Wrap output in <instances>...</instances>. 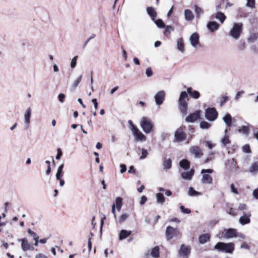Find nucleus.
Wrapping results in <instances>:
<instances>
[{"label": "nucleus", "instance_id": "obj_52", "mask_svg": "<svg viewBox=\"0 0 258 258\" xmlns=\"http://www.w3.org/2000/svg\"><path fill=\"white\" fill-rule=\"evenodd\" d=\"M228 98L226 96H223L220 101V106H222L223 105L228 101Z\"/></svg>", "mask_w": 258, "mask_h": 258}, {"label": "nucleus", "instance_id": "obj_62", "mask_svg": "<svg viewBox=\"0 0 258 258\" xmlns=\"http://www.w3.org/2000/svg\"><path fill=\"white\" fill-rule=\"evenodd\" d=\"M147 198L145 196H143L141 198L140 204L144 205L147 201Z\"/></svg>", "mask_w": 258, "mask_h": 258}, {"label": "nucleus", "instance_id": "obj_3", "mask_svg": "<svg viewBox=\"0 0 258 258\" xmlns=\"http://www.w3.org/2000/svg\"><path fill=\"white\" fill-rule=\"evenodd\" d=\"M140 125L146 134H150L153 130V122L148 118L143 117L140 120Z\"/></svg>", "mask_w": 258, "mask_h": 258}, {"label": "nucleus", "instance_id": "obj_12", "mask_svg": "<svg viewBox=\"0 0 258 258\" xmlns=\"http://www.w3.org/2000/svg\"><path fill=\"white\" fill-rule=\"evenodd\" d=\"M20 240L21 241V248L23 251L33 250L34 249V246L29 243L26 238H22Z\"/></svg>", "mask_w": 258, "mask_h": 258}, {"label": "nucleus", "instance_id": "obj_27", "mask_svg": "<svg viewBox=\"0 0 258 258\" xmlns=\"http://www.w3.org/2000/svg\"><path fill=\"white\" fill-rule=\"evenodd\" d=\"M64 165L63 164H62L60 165L57 171L56 174V179H60V178H62L63 175V168Z\"/></svg>", "mask_w": 258, "mask_h": 258}, {"label": "nucleus", "instance_id": "obj_16", "mask_svg": "<svg viewBox=\"0 0 258 258\" xmlns=\"http://www.w3.org/2000/svg\"><path fill=\"white\" fill-rule=\"evenodd\" d=\"M135 140L139 141H145L146 137L138 129L133 133Z\"/></svg>", "mask_w": 258, "mask_h": 258}, {"label": "nucleus", "instance_id": "obj_36", "mask_svg": "<svg viewBox=\"0 0 258 258\" xmlns=\"http://www.w3.org/2000/svg\"><path fill=\"white\" fill-rule=\"evenodd\" d=\"M122 199L120 197H117L115 199V204H116V209L118 211H120L121 207H122Z\"/></svg>", "mask_w": 258, "mask_h": 258}, {"label": "nucleus", "instance_id": "obj_13", "mask_svg": "<svg viewBox=\"0 0 258 258\" xmlns=\"http://www.w3.org/2000/svg\"><path fill=\"white\" fill-rule=\"evenodd\" d=\"M190 44L194 47H197L199 44V36L198 33H194L191 35L189 38Z\"/></svg>", "mask_w": 258, "mask_h": 258}, {"label": "nucleus", "instance_id": "obj_41", "mask_svg": "<svg viewBox=\"0 0 258 258\" xmlns=\"http://www.w3.org/2000/svg\"><path fill=\"white\" fill-rule=\"evenodd\" d=\"M165 27V30L164 32V34L165 35L170 34L171 32L174 31V28L172 26L168 25Z\"/></svg>", "mask_w": 258, "mask_h": 258}, {"label": "nucleus", "instance_id": "obj_23", "mask_svg": "<svg viewBox=\"0 0 258 258\" xmlns=\"http://www.w3.org/2000/svg\"><path fill=\"white\" fill-rule=\"evenodd\" d=\"M194 170L193 169L190 170L189 171L184 172L181 174V177L182 178L186 180H190L192 176L194 175Z\"/></svg>", "mask_w": 258, "mask_h": 258}, {"label": "nucleus", "instance_id": "obj_19", "mask_svg": "<svg viewBox=\"0 0 258 258\" xmlns=\"http://www.w3.org/2000/svg\"><path fill=\"white\" fill-rule=\"evenodd\" d=\"M190 253V248L188 246L182 245L179 250V254L181 256H186Z\"/></svg>", "mask_w": 258, "mask_h": 258}, {"label": "nucleus", "instance_id": "obj_54", "mask_svg": "<svg viewBox=\"0 0 258 258\" xmlns=\"http://www.w3.org/2000/svg\"><path fill=\"white\" fill-rule=\"evenodd\" d=\"M58 98L61 103H63L65 98V95L63 93H60L58 95Z\"/></svg>", "mask_w": 258, "mask_h": 258}, {"label": "nucleus", "instance_id": "obj_2", "mask_svg": "<svg viewBox=\"0 0 258 258\" xmlns=\"http://www.w3.org/2000/svg\"><path fill=\"white\" fill-rule=\"evenodd\" d=\"M214 248L220 252L231 253L234 250V244L219 242L215 245Z\"/></svg>", "mask_w": 258, "mask_h": 258}, {"label": "nucleus", "instance_id": "obj_50", "mask_svg": "<svg viewBox=\"0 0 258 258\" xmlns=\"http://www.w3.org/2000/svg\"><path fill=\"white\" fill-rule=\"evenodd\" d=\"M213 172V170L211 169H202L201 170V173L202 174H211Z\"/></svg>", "mask_w": 258, "mask_h": 258}, {"label": "nucleus", "instance_id": "obj_4", "mask_svg": "<svg viewBox=\"0 0 258 258\" xmlns=\"http://www.w3.org/2000/svg\"><path fill=\"white\" fill-rule=\"evenodd\" d=\"M242 30V24L241 23H234L232 29L230 30V35L235 39L240 37Z\"/></svg>", "mask_w": 258, "mask_h": 258}, {"label": "nucleus", "instance_id": "obj_25", "mask_svg": "<svg viewBox=\"0 0 258 258\" xmlns=\"http://www.w3.org/2000/svg\"><path fill=\"white\" fill-rule=\"evenodd\" d=\"M227 130H225V134H227ZM221 143L222 146L223 147L226 146L227 145L229 144L230 143V141L229 139L228 136L225 135V136L221 140Z\"/></svg>", "mask_w": 258, "mask_h": 258}, {"label": "nucleus", "instance_id": "obj_45", "mask_svg": "<svg viewBox=\"0 0 258 258\" xmlns=\"http://www.w3.org/2000/svg\"><path fill=\"white\" fill-rule=\"evenodd\" d=\"M148 155V152L146 149H142V155L140 157V160H142L146 158L147 155Z\"/></svg>", "mask_w": 258, "mask_h": 258}, {"label": "nucleus", "instance_id": "obj_26", "mask_svg": "<svg viewBox=\"0 0 258 258\" xmlns=\"http://www.w3.org/2000/svg\"><path fill=\"white\" fill-rule=\"evenodd\" d=\"M184 16L187 21H191L194 18L192 12L189 10H185L184 11Z\"/></svg>", "mask_w": 258, "mask_h": 258}, {"label": "nucleus", "instance_id": "obj_56", "mask_svg": "<svg viewBox=\"0 0 258 258\" xmlns=\"http://www.w3.org/2000/svg\"><path fill=\"white\" fill-rule=\"evenodd\" d=\"M239 210H244L247 209V206L244 204H240L238 207Z\"/></svg>", "mask_w": 258, "mask_h": 258}, {"label": "nucleus", "instance_id": "obj_33", "mask_svg": "<svg viewBox=\"0 0 258 258\" xmlns=\"http://www.w3.org/2000/svg\"><path fill=\"white\" fill-rule=\"evenodd\" d=\"M194 10L198 18H200L201 16L203 14L204 12L202 8L199 7L198 6L195 5L194 7Z\"/></svg>", "mask_w": 258, "mask_h": 258}, {"label": "nucleus", "instance_id": "obj_37", "mask_svg": "<svg viewBox=\"0 0 258 258\" xmlns=\"http://www.w3.org/2000/svg\"><path fill=\"white\" fill-rule=\"evenodd\" d=\"M82 78V75L80 76L77 79H76L72 83L71 87L74 89H75L80 83Z\"/></svg>", "mask_w": 258, "mask_h": 258}, {"label": "nucleus", "instance_id": "obj_63", "mask_svg": "<svg viewBox=\"0 0 258 258\" xmlns=\"http://www.w3.org/2000/svg\"><path fill=\"white\" fill-rule=\"evenodd\" d=\"M120 167H121V169H120V173H123L124 172H125L126 170V165L125 164H121L120 165Z\"/></svg>", "mask_w": 258, "mask_h": 258}, {"label": "nucleus", "instance_id": "obj_40", "mask_svg": "<svg viewBox=\"0 0 258 258\" xmlns=\"http://www.w3.org/2000/svg\"><path fill=\"white\" fill-rule=\"evenodd\" d=\"M188 195L190 196H195L200 195V193L194 189V188L192 187H190L188 189Z\"/></svg>", "mask_w": 258, "mask_h": 258}, {"label": "nucleus", "instance_id": "obj_57", "mask_svg": "<svg viewBox=\"0 0 258 258\" xmlns=\"http://www.w3.org/2000/svg\"><path fill=\"white\" fill-rule=\"evenodd\" d=\"M230 187H231V191L233 193H234L235 194H238V191L237 189L236 188H235L234 185L233 183L231 184Z\"/></svg>", "mask_w": 258, "mask_h": 258}, {"label": "nucleus", "instance_id": "obj_60", "mask_svg": "<svg viewBox=\"0 0 258 258\" xmlns=\"http://www.w3.org/2000/svg\"><path fill=\"white\" fill-rule=\"evenodd\" d=\"M241 248L246 249H249V246L246 242L242 243L240 245Z\"/></svg>", "mask_w": 258, "mask_h": 258}, {"label": "nucleus", "instance_id": "obj_5", "mask_svg": "<svg viewBox=\"0 0 258 258\" xmlns=\"http://www.w3.org/2000/svg\"><path fill=\"white\" fill-rule=\"evenodd\" d=\"M166 236L168 240L171 239L172 238L177 237L180 235L179 230L177 228H174L173 227L168 226L166 230Z\"/></svg>", "mask_w": 258, "mask_h": 258}, {"label": "nucleus", "instance_id": "obj_46", "mask_svg": "<svg viewBox=\"0 0 258 258\" xmlns=\"http://www.w3.org/2000/svg\"><path fill=\"white\" fill-rule=\"evenodd\" d=\"M77 58H78V56H76L74 57L73 58V59H72L71 63V67L72 68H74L76 67Z\"/></svg>", "mask_w": 258, "mask_h": 258}, {"label": "nucleus", "instance_id": "obj_44", "mask_svg": "<svg viewBox=\"0 0 258 258\" xmlns=\"http://www.w3.org/2000/svg\"><path fill=\"white\" fill-rule=\"evenodd\" d=\"M127 217H128V215L127 214L124 213V214H122L119 218V219H118L119 223H121L123 222L124 221H125L126 220Z\"/></svg>", "mask_w": 258, "mask_h": 258}, {"label": "nucleus", "instance_id": "obj_48", "mask_svg": "<svg viewBox=\"0 0 258 258\" xmlns=\"http://www.w3.org/2000/svg\"><path fill=\"white\" fill-rule=\"evenodd\" d=\"M239 132H242L244 134H247L248 132V128L247 126H242L240 129H239Z\"/></svg>", "mask_w": 258, "mask_h": 258}, {"label": "nucleus", "instance_id": "obj_1", "mask_svg": "<svg viewBox=\"0 0 258 258\" xmlns=\"http://www.w3.org/2000/svg\"><path fill=\"white\" fill-rule=\"evenodd\" d=\"M188 94L194 99H198L200 96V93L198 91H192V88L188 87L187 88V92L182 91L180 93L178 99V104L179 110L182 115H184L187 113V101L188 100Z\"/></svg>", "mask_w": 258, "mask_h": 258}, {"label": "nucleus", "instance_id": "obj_55", "mask_svg": "<svg viewBox=\"0 0 258 258\" xmlns=\"http://www.w3.org/2000/svg\"><path fill=\"white\" fill-rule=\"evenodd\" d=\"M205 146L207 147H208V148L211 150L213 148V147L214 146V145H213V144H212L210 141H207L206 143H205Z\"/></svg>", "mask_w": 258, "mask_h": 258}, {"label": "nucleus", "instance_id": "obj_18", "mask_svg": "<svg viewBox=\"0 0 258 258\" xmlns=\"http://www.w3.org/2000/svg\"><path fill=\"white\" fill-rule=\"evenodd\" d=\"M251 214L249 213L248 214H244L243 216L240 217L239 219V223L242 225L247 224L250 223V219L249 218Z\"/></svg>", "mask_w": 258, "mask_h": 258}, {"label": "nucleus", "instance_id": "obj_59", "mask_svg": "<svg viewBox=\"0 0 258 258\" xmlns=\"http://www.w3.org/2000/svg\"><path fill=\"white\" fill-rule=\"evenodd\" d=\"M252 195L255 199H258V188L253 191Z\"/></svg>", "mask_w": 258, "mask_h": 258}, {"label": "nucleus", "instance_id": "obj_14", "mask_svg": "<svg viewBox=\"0 0 258 258\" xmlns=\"http://www.w3.org/2000/svg\"><path fill=\"white\" fill-rule=\"evenodd\" d=\"M223 234L226 238H233L236 236V230L232 228L225 229Z\"/></svg>", "mask_w": 258, "mask_h": 258}, {"label": "nucleus", "instance_id": "obj_24", "mask_svg": "<svg viewBox=\"0 0 258 258\" xmlns=\"http://www.w3.org/2000/svg\"><path fill=\"white\" fill-rule=\"evenodd\" d=\"M223 120L228 127L232 124V117L229 113H227L223 117Z\"/></svg>", "mask_w": 258, "mask_h": 258}, {"label": "nucleus", "instance_id": "obj_31", "mask_svg": "<svg viewBox=\"0 0 258 258\" xmlns=\"http://www.w3.org/2000/svg\"><path fill=\"white\" fill-rule=\"evenodd\" d=\"M179 165L184 169H188L189 168V162L187 160L183 159L179 162Z\"/></svg>", "mask_w": 258, "mask_h": 258}, {"label": "nucleus", "instance_id": "obj_10", "mask_svg": "<svg viewBox=\"0 0 258 258\" xmlns=\"http://www.w3.org/2000/svg\"><path fill=\"white\" fill-rule=\"evenodd\" d=\"M165 92L164 91H160L155 94L154 98L157 105H160L163 103L165 100Z\"/></svg>", "mask_w": 258, "mask_h": 258}, {"label": "nucleus", "instance_id": "obj_32", "mask_svg": "<svg viewBox=\"0 0 258 258\" xmlns=\"http://www.w3.org/2000/svg\"><path fill=\"white\" fill-rule=\"evenodd\" d=\"M216 18L219 20L221 23H223L226 19L224 14L219 12L216 14Z\"/></svg>", "mask_w": 258, "mask_h": 258}, {"label": "nucleus", "instance_id": "obj_39", "mask_svg": "<svg viewBox=\"0 0 258 258\" xmlns=\"http://www.w3.org/2000/svg\"><path fill=\"white\" fill-rule=\"evenodd\" d=\"M211 126V124L210 123L205 121H201L200 124V127L202 129H208Z\"/></svg>", "mask_w": 258, "mask_h": 258}, {"label": "nucleus", "instance_id": "obj_61", "mask_svg": "<svg viewBox=\"0 0 258 258\" xmlns=\"http://www.w3.org/2000/svg\"><path fill=\"white\" fill-rule=\"evenodd\" d=\"M244 93V91H239L237 93L235 97V99L237 100L239 99L240 96L242 95Z\"/></svg>", "mask_w": 258, "mask_h": 258}, {"label": "nucleus", "instance_id": "obj_47", "mask_svg": "<svg viewBox=\"0 0 258 258\" xmlns=\"http://www.w3.org/2000/svg\"><path fill=\"white\" fill-rule=\"evenodd\" d=\"M242 150L244 152L246 153H250V149L249 145H245L242 148Z\"/></svg>", "mask_w": 258, "mask_h": 258}, {"label": "nucleus", "instance_id": "obj_11", "mask_svg": "<svg viewBox=\"0 0 258 258\" xmlns=\"http://www.w3.org/2000/svg\"><path fill=\"white\" fill-rule=\"evenodd\" d=\"M201 112V110H197L192 113H190L185 118V121L188 122H195L200 118Z\"/></svg>", "mask_w": 258, "mask_h": 258}, {"label": "nucleus", "instance_id": "obj_30", "mask_svg": "<svg viewBox=\"0 0 258 258\" xmlns=\"http://www.w3.org/2000/svg\"><path fill=\"white\" fill-rule=\"evenodd\" d=\"M210 236L208 234H205L199 237V242L204 244L209 240Z\"/></svg>", "mask_w": 258, "mask_h": 258}, {"label": "nucleus", "instance_id": "obj_58", "mask_svg": "<svg viewBox=\"0 0 258 258\" xmlns=\"http://www.w3.org/2000/svg\"><path fill=\"white\" fill-rule=\"evenodd\" d=\"M92 102L93 103L95 110H96L98 108V102L97 101V99L95 98H94L92 100Z\"/></svg>", "mask_w": 258, "mask_h": 258}, {"label": "nucleus", "instance_id": "obj_49", "mask_svg": "<svg viewBox=\"0 0 258 258\" xmlns=\"http://www.w3.org/2000/svg\"><path fill=\"white\" fill-rule=\"evenodd\" d=\"M146 74L148 77H151L153 75V72L151 68H148L146 70Z\"/></svg>", "mask_w": 258, "mask_h": 258}, {"label": "nucleus", "instance_id": "obj_17", "mask_svg": "<svg viewBox=\"0 0 258 258\" xmlns=\"http://www.w3.org/2000/svg\"><path fill=\"white\" fill-rule=\"evenodd\" d=\"M207 27L211 32H213L219 29V25L215 21H211L207 24Z\"/></svg>", "mask_w": 258, "mask_h": 258}, {"label": "nucleus", "instance_id": "obj_28", "mask_svg": "<svg viewBox=\"0 0 258 258\" xmlns=\"http://www.w3.org/2000/svg\"><path fill=\"white\" fill-rule=\"evenodd\" d=\"M248 171L251 174H254L258 172V162H254L252 163L250 166Z\"/></svg>", "mask_w": 258, "mask_h": 258}, {"label": "nucleus", "instance_id": "obj_8", "mask_svg": "<svg viewBox=\"0 0 258 258\" xmlns=\"http://www.w3.org/2000/svg\"><path fill=\"white\" fill-rule=\"evenodd\" d=\"M189 151L190 153L196 158H200L203 155L202 150L198 146L191 147Z\"/></svg>", "mask_w": 258, "mask_h": 258}, {"label": "nucleus", "instance_id": "obj_7", "mask_svg": "<svg viewBox=\"0 0 258 258\" xmlns=\"http://www.w3.org/2000/svg\"><path fill=\"white\" fill-rule=\"evenodd\" d=\"M185 126H181L178 128L175 133L174 138L178 142L184 141L186 138V134L184 132Z\"/></svg>", "mask_w": 258, "mask_h": 258}, {"label": "nucleus", "instance_id": "obj_64", "mask_svg": "<svg viewBox=\"0 0 258 258\" xmlns=\"http://www.w3.org/2000/svg\"><path fill=\"white\" fill-rule=\"evenodd\" d=\"M35 258H47V257L43 254L38 253L36 255Z\"/></svg>", "mask_w": 258, "mask_h": 258}, {"label": "nucleus", "instance_id": "obj_6", "mask_svg": "<svg viewBox=\"0 0 258 258\" xmlns=\"http://www.w3.org/2000/svg\"><path fill=\"white\" fill-rule=\"evenodd\" d=\"M218 116V112L215 108H208L205 110V117L210 121L215 120Z\"/></svg>", "mask_w": 258, "mask_h": 258}, {"label": "nucleus", "instance_id": "obj_21", "mask_svg": "<svg viewBox=\"0 0 258 258\" xmlns=\"http://www.w3.org/2000/svg\"><path fill=\"white\" fill-rule=\"evenodd\" d=\"M201 181L204 184H211L213 181L212 177L208 174H202Z\"/></svg>", "mask_w": 258, "mask_h": 258}, {"label": "nucleus", "instance_id": "obj_53", "mask_svg": "<svg viewBox=\"0 0 258 258\" xmlns=\"http://www.w3.org/2000/svg\"><path fill=\"white\" fill-rule=\"evenodd\" d=\"M180 209H181L182 212L186 214H190L191 211L188 209H185L183 206H181L180 207Z\"/></svg>", "mask_w": 258, "mask_h": 258}, {"label": "nucleus", "instance_id": "obj_9", "mask_svg": "<svg viewBox=\"0 0 258 258\" xmlns=\"http://www.w3.org/2000/svg\"><path fill=\"white\" fill-rule=\"evenodd\" d=\"M31 115V109L30 107L27 108L24 115L25 122V129L28 130L30 127V118Z\"/></svg>", "mask_w": 258, "mask_h": 258}, {"label": "nucleus", "instance_id": "obj_43", "mask_svg": "<svg viewBox=\"0 0 258 258\" xmlns=\"http://www.w3.org/2000/svg\"><path fill=\"white\" fill-rule=\"evenodd\" d=\"M246 6L251 9L254 8L255 0H247Z\"/></svg>", "mask_w": 258, "mask_h": 258}, {"label": "nucleus", "instance_id": "obj_29", "mask_svg": "<svg viewBox=\"0 0 258 258\" xmlns=\"http://www.w3.org/2000/svg\"><path fill=\"white\" fill-rule=\"evenodd\" d=\"M177 48L178 50L181 52H183L184 51V44L183 43V40L182 38H179L177 40Z\"/></svg>", "mask_w": 258, "mask_h": 258}, {"label": "nucleus", "instance_id": "obj_38", "mask_svg": "<svg viewBox=\"0 0 258 258\" xmlns=\"http://www.w3.org/2000/svg\"><path fill=\"white\" fill-rule=\"evenodd\" d=\"M157 26L159 28H163L165 27V25L161 19H158L153 21Z\"/></svg>", "mask_w": 258, "mask_h": 258}, {"label": "nucleus", "instance_id": "obj_42", "mask_svg": "<svg viewBox=\"0 0 258 258\" xmlns=\"http://www.w3.org/2000/svg\"><path fill=\"white\" fill-rule=\"evenodd\" d=\"M28 233L32 236L34 239V240H37V239H39L38 235L34 232L32 231L30 229H28Z\"/></svg>", "mask_w": 258, "mask_h": 258}, {"label": "nucleus", "instance_id": "obj_35", "mask_svg": "<svg viewBox=\"0 0 258 258\" xmlns=\"http://www.w3.org/2000/svg\"><path fill=\"white\" fill-rule=\"evenodd\" d=\"M156 199L157 203L163 204L165 202V198L163 195L161 193H158L156 194Z\"/></svg>", "mask_w": 258, "mask_h": 258}, {"label": "nucleus", "instance_id": "obj_20", "mask_svg": "<svg viewBox=\"0 0 258 258\" xmlns=\"http://www.w3.org/2000/svg\"><path fill=\"white\" fill-rule=\"evenodd\" d=\"M147 12L151 17L152 20L154 21L157 16V13L155 9L152 7H148L147 8Z\"/></svg>", "mask_w": 258, "mask_h": 258}, {"label": "nucleus", "instance_id": "obj_22", "mask_svg": "<svg viewBox=\"0 0 258 258\" xmlns=\"http://www.w3.org/2000/svg\"><path fill=\"white\" fill-rule=\"evenodd\" d=\"M131 233H132L131 231H128V230H121L120 231V233L119 234V239L120 240L124 239L126 237H127L129 235H130Z\"/></svg>", "mask_w": 258, "mask_h": 258}, {"label": "nucleus", "instance_id": "obj_34", "mask_svg": "<svg viewBox=\"0 0 258 258\" xmlns=\"http://www.w3.org/2000/svg\"><path fill=\"white\" fill-rule=\"evenodd\" d=\"M171 160L170 159H164L163 166L165 169H169L171 167Z\"/></svg>", "mask_w": 258, "mask_h": 258}, {"label": "nucleus", "instance_id": "obj_51", "mask_svg": "<svg viewBox=\"0 0 258 258\" xmlns=\"http://www.w3.org/2000/svg\"><path fill=\"white\" fill-rule=\"evenodd\" d=\"M62 155V153L61 149L60 148H58L57 149V155L55 157L56 159L59 160L60 158V157H61Z\"/></svg>", "mask_w": 258, "mask_h": 258}, {"label": "nucleus", "instance_id": "obj_15", "mask_svg": "<svg viewBox=\"0 0 258 258\" xmlns=\"http://www.w3.org/2000/svg\"><path fill=\"white\" fill-rule=\"evenodd\" d=\"M150 255L154 258H158L159 257L160 252L158 246H155L151 250L150 254L146 253L145 257V258H150Z\"/></svg>", "mask_w": 258, "mask_h": 258}]
</instances>
